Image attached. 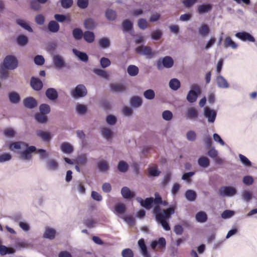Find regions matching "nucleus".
Here are the masks:
<instances>
[{"label": "nucleus", "mask_w": 257, "mask_h": 257, "mask_svg": "<svg viewBox=\"0 0 257 257\" xmlns=\"http://www.w3.org/2000/svg\"><path fill=\"white\" fill-rule=\"evenodd\" d=\"M9 148L12 151L19 152L20 158L25 161L31 160V154L36 151L35 147H28V144L22 142H12L9 144Z\"/></svg>", "instance_id": "f257e3e1"}, {"label": "nucleus", "mask_w": 257, "mask_h": 257, "mask_svg": "<svg viewBox=\"0 0 257 257\" xmlns=\"http://www.w3.org/2000/svg\"><path fill=\"white\" fill-rule=\"evenodd\" d=\"M155 198H147L144 200L141 197H137V201L140 203L141 205L147 209H150L152 207H153V213L156 214V209L158 211L159 213H163L160 208V205L167 206L168 203L166 201H162L161 197L158 193L155 194Z\"/></svg>", "instance_id": "f03ea898"}, {"label": "nucleus", "mask_w": 257, "mask_h": 257, "mask_svg": "<svg viewBox=\"0 0 257 257\" xmlns=\"http://www.w3.org/2000/svg\"><path fill=\"white\" fill-rule=\"evenodd\" d=\"M174 212L175 209L174 207H169L166 210H163V213H159L158 211L156 209V214H155L156 220L161 224L163 228L166 231L169 230L170 227L166 219H169Z\"/></svg>", "instance_id": "7ed1b4c3"}, {"label": "nucleus", "mask_w": 257, "mask_h": 257, "mask_svg": "<svg viewBox=\"0 0 257 257\" xmlns=\"http://www.w3.org/2000/svg\"><path fill=\"white\" fill-rule=\"evenodd\" d=\"M174 61L173 58L170 56H165L160 58L157 62V67L159 70H162L164 68H171L174 65Z\"/></svg>", "instance_id": "20e7f679"}, {"label": "nucleus", "mask_w": 257, "mask_h": 257, "mask_svg": "<svg viewBox=\"0 0 257 257\" xmlns=\"http://www.w3.org/2000/svg\"><path fill=\"white\" fill-rule=\"evenodd\" d=\"M190 90L187 95V100L190 103H193L197 100L198 95L201 93L200 87L197 84L191 86Z\"/></svg>", "instance_id": "39448f33"}, {"label": "nucleus", "mask_w": 257, "mask_h": 257, "mask_svg": "<svg viewBox=\"0 0 257 257\" xmlns=\"http://www.w3.org/2000/svg\"><path fill=\"white\" fill-rule=\"evenodd\" d=\"M18 64V60L14 56L8 55L5 57L4 60V66L7 69H15L17 67Z\"/></svg>", "instance_id": "423d86ee"}, {"label": "nucleus", "mask_w": 257, "mask_h": 257, "mask_svg": "<svg viewBox=\"0 0 257 257\" xmlns=\"http://www.w3.org/2000/svg\"><path fill=\"white\" fill-rule=\"evenodd\" d=\"M219 195L222 197H232L237 193L236 189L232 186H222L219 189Z\"/></svg>", "instance_id": "0eeeda50"}, {"label": "nucleus", "mask_w": 257, "mask_h": 257, "mask_svg": "<svg viewBox=\"0 0 257 257\" xmlns=\"http://www.w3.org/2000/svg\"><path fill=\"white\" fill-rule=\"evenodd\" d=\"M136 51L138 53L145 56L148 58H152L155 55V52L147 46H139L136 48Z\"/></svg>", "instance_id": "6e6552de"}, {"label": "nucleus", "mask_w": 257, "mask_h": 257, "mask_svg": "<svg viewBox=\"0 0 257 257\" xmlns=\"http://www.w3.org/2000/svg\"><path fill=\"white\" fill-rule=\"evenodd\" d=\"M204 116L207 119V121L209 123H213L215 120L217 115L216 112L208 107L204 108Z\"/></svg>", "instance_id": "1a4fd4ad"}, {"label": "nucleus", "mask_w": 257, "mask_h": 257, "mask_svg": "<svg viewBox=\"0 0 257 257\" xmlns=\"http://www.w3.org/2000/svg\"><path fill=\"white\" fill-rule=\"evenodd\" d=\"M87 94V90L84 85L80 84L77 85L75 89L71 91V95L74 98L81 97Z\"/></svg>", "instance_id": "9d476101"}, {"label": "nucleus", "mask_w": 257, "mask_h": 257, "mask_svg": "<svg viewBox=\"0 0 257 257\" xmlns=\"http://www.w3.org/2000/svg\"><path fill=\"white\" fill-rule=\"evenodd\" d=\"M36 133L38 137L45 142H50L53 137V135L51 133L47 131H44L42 130H37Z\"/></svg>", "instance_id": "9b49d317"}, {"label": "nucleus", "mask_w": 257, "mask_h": 257, "mask_svg": "<svg viewBox=\"0 0 257 257\" xmlns=\"http://www.w3.org/2000/svg\"><path fill=\"white\" fill-rule=\"evenodd\" d=\"M235 37L242 41L254 42L255 39L249 33L246 32H238L235 34Z\"/></svg>", "instance_id": "f8f14e48"}, {"label": "nucleus", "mask_w": 257, "mask_h": 257, "mask_svg": "<svg viewBox=\"0 0 257 257\" xmlns=\"http://www.w3.org/2000/svg\"><path fill=\"white\" fill-rule=\"evenodd\" d=\"M126 210L125 204L122 203H118L115 204L113 212L117 216L122 217Z\"/></svg>", "instance_id": "ddd939ff"}, {"label": "nucleus", "mask_w": 257, "mask_h": 257, "mask_svg": "<svg viewBox=\"0 0 257 257\" xmlns=\"http://www.w3.org/2000/svg\"><path fill=\"white\" fill-rule=\"evenodd\" d=\"M101 133L103 137L107 141H111L113 138V132L110 128L106 126L101 128Z\"/></svg>", "instance_id": "4468645a"}, {"label": "nucleus", "mask_w": 257, "mask_h": 257, "mask_svg": "<svg viewBox=\"0 0 257 257\" xmlns=\"http://www.w3.org/2000/svg\"><path fill=\"white\" fill-rule=\"evenodd\" d=\"M54 65L57 68H62L65 66V62L62 56L59 55H55L53 57Z\"/></svg>", "instance_id": "2eb2a0df"}, {"label": "nucleus", "mask_w": 257, "mask_h": 257, "mask_svg": "<svg viewBox=\"0 0 257 257\" xmlns=\"http://www.w3.org/2000/svg\"><path fill=\"white\" fill-rule=\"evenodd\" d=\"M97 168L99 171L102 173H106L109 169L108 162L104 160H101L97 162Z\"/></svg>", "instance_id": "dca6fc26"}, {"label": "nucleus", "mask_w": 257, "mask_h": 257, "mask_svg": "<svg viewBox=\"0 0 257 257\" xmlns=\"http://www.w3.org/2000/svg\"><path fill=\"white\" fill-rule=\"evenodd\" d=\"M223 46L225 48L230 47L233 49H236L238 47L237 44L234 42L229 36H226L224 38Z\"/></svg>", "instance_id": "f3484780"}, {"label": "nucleus", "mask_w": 257, "mask_h": 257, "mask_svg": "<svg viewBox=\"0 0 257 257\" xmlns=\"http://www.w3.org/2000/svg\"><path fill=\"white\" fill-rule=\"evenodd\" d=\"M121 194L122 196L125 199H131L135 196V192L131 191L130 188L127 187L122 188Z\"/></svg>", "instance_id": "a211bd4d"}, {"label": "nucleus", "mask_w": 257, "mask_h": 257, "mask_svg": "<svg viewBox=\"0 0 257 257\" xmlns=\"http://www.w3.org/2000/svg\"><path fill=\"white\" fill-rule=\"evenodd\" d=\"M31 85L34 90L38 91L42 89L43 83L39 79L33 77L31 80Z\"/></svg>", "instance_id": "6ab92c4d"}, {"label": "nucleus", "mask_w": 257, "mask_h": 257, "mask_svg": "<svg viewBox=\"0 0 257 257\" xmlns=\"http://www.w3.org/2000/svg\"><path fill=\"white\" fill-rule=\"evenodd\" d=\"M8 97L11 103L13 104H18L21 99L19 93L15 91L10 92L8 94Z\"/></svg>", "instance_id": "aec40b11"}, {"label": "nucleus", "mask_w": 257, "mask_h": 257, "mask_svg": "<svg viewBox=\"0 0 257 257\" xmlns=\"http://www.w3.org/2000/svg\"><path fill=\"white\" fill-rule=\"evenodd\" d=\"M2 241L0 239V254L4 255L7 254H13L15 252V249L12 247H8L2 244Z\"/></svg>", "instance_id": "412c9836"}, {"label": "nucleus", "mask_w": 257, "mask_h": 257, "mask_svg": "<svg viewBox=\"0 0 257 257\" xmlns=\"http://www.w3.org/2000/svg\"><path fill=\"white\" fill-rule=\"evenodd\" d=\"M46 95L51 100H55L58 96L57 90L53 88H48L46 91Z\"/></svg>", "instance_id": "4be33fe9"}, {"label": "nucleus", "mask_w": 257, "mask_h": 257, "mask_svg": "<svg viewBox=\"0 0 257 257\" xmlns=\"http://www.w3.org/2000/svg\"><path fill=\"white\" fill-rule=\"evenodd\" d=\"M60 149L63 153L67 154H71L73 151V147L67 142L63 143L60 146Z\"/></svg>", "instance_id": "5701e85b"}, {"label": "nucleus", "mask_w": 257, "mask_h": 257, "mask_svg": "<svg viewBox=\"0 0 257 257\" xmlns=\"http://www.w3.org/2000/svg\"><path fill=\"white\" fill-rule=\"evenodd\" d=\"M186 117L188 119H194L198 117V111L194 107L188 108L186 112Z\"/></svg>", "instance_id": "b1692460"}, {"label": "nucleus", "mask_w": 257, "mask_h": 257, "mask_svg": "<svg viewBox=\"0 0 257 257\" xmlns=\"http://www.w3.org/2000/svg\"><path fill=\"white\" fill-rule=\"evenodd\" d=\"M216 82L218 86L221 88H227L229 85L227 80L222 76L219 75L216 78Z\"/></svg>", "instance_id": "393cba45"}, {"label": "nucleus", "mask_w": 257, "mask_h": 257, "mask_svg": "<svg viewBox=\"0 0 257 257\" xmlns=\"http://www.w3.org/2000/svg\"><path fill=\"white\" fill-rule=\"evenodd\" d=\"M24 104L25 107L29 108H33L37 106V102L35 99L29 97L24 99Z\"/></svg>", "instance_id": "a878e982"}, {"label": "nucleus", "mask_w": 257, "mask_h": 257, "mask_svg": "<svg viewBox=\"0 0 257 257\" xmlns=\"http://www.w3.org/2000/svg\"><path fill=\"white\" fill-rule=\"evenodd\" d=\"M59 165L56 160L50 159L47 162L46 168L50 171H55L58 169Z\"/></svg>", "instance_id": "bb28decb"}, {"label": "nucleus", "mask_w": 257, "mask_h": 257, "mask_svg": "<svg viewBox=\"0 0 257 257\" xmlns=\"http://www.w3.org/2000/svg\"><path fill=\"white\" fill-rule=\"evenodd\" d=\"M138 245L141 249L142 254L144 257H151L147 251V247L143 239H141L138 241Z\"/></svg>", "instance_id": "cd10ccee"}, {"label": "nucleus", "mask_w": 257, "mask_h": 257, "mask_svg": "<svg viewBox=\"0 0 257 257\" xmlns=\"http://www.w3.org/2000/svg\"><path fill=\"white\" fill-rule=\"evenodd\" d=\"M56 230L54 229L47 227L45 229V231L44 233V237L50 239H53L54 238Z\"/></svg>", "instance_id": "c85d7f7f"}, {"label": "nucleus", "mask_w": 257, "mask_h": 257, "mask_svg": "<svg viewBox=\"0 0 257 257\" xmlns=\"http://www.w3.org/2000/svg\"><path fill=\"white\" fill-rule=\"evenodd\" d=\"M212 9V5L210 4H203L198 6V12L200 14H203L209 12Z\"/></svg>", "instance_id": "c756f323"}, {"label": "nucleus", "mask_w": 257, "mask_h": 257, "mask_svg": "<svg viewBox=\"0 0 257 257\" xmlns=\"http://www.w3.org/2000/svg\"><path fill=\"white\" fill-rule=\"evenodd\" d=\"M180 81L177 78H173L169 82V86L173 90H178L180 87Z\"/></svg>", "instance_id": "7c9ffc66"}, {"label": "nucleus", "mask_w": 257, "mask_h": 257, "mask_svg": "<svg viewBox=\"0 0 257 257\" xmlns=\"http://www.w3.org/2000/svg\"><path fill=\"white\" fill-rule=\"evenodd\" d=\"M73 52L82 61L86 62L88 60V56L85 53L80 52L76 49H73Z\"/></svg>", "instance_id": "2f4dec72"}, {"label": "nucleus", "mask_w": 257, "mask_h": 257, "mask_svg": "<svg viewBox=\"0 0 257 257\" xmlns=\"http://www.w3.org/2000/svg\"><path fill=\"white\" fill-rule=\"evenodd\" d=\"M199 34L202 37H205L210 32L209 27L206 24H202L198 29Z\"/></svg>", "instance_id": "473e14b6"}, {"label": "nucleus", "mask_w": 257, "mask_h": 257, "mask_svg": "<svg viewBox=\"0 0 257 257\" xmlns=\"http://www.w3.org/2000/svg\"><path fill=\"white\" fill-rule=\"evenodd\" d=\"M48 29L52 33H56L59 30V25L54 21H52L49 22L48 25Z\"/></svg>", "instance_id": "72a5a7b5"}, {"label": "nucleus", "mask_w": 257, "mask_h": 257, "mask_svg": "<svg viewBox=\"0 0 257 257\" xmlns=\"http://www.w3.org/2000/svg\"><path fill=\"white\" fill-rule=\"evenodd\" d=\"M87 110V107L86 105L77 103L76 105V111L79 115H84Z\"/></svg>", "instance_id": "f704fd0d"}, {"label": "nucleus", "mask_w": 257, "mask_h": 257, "mask_svg": "<svg viewBox=\"0 0 257 257\" xmlns=\"http://www.w3.org/2000/svg\"><path fill=\"white\" fill-rule=\"evenodd\" d=\"M17 23L26 30L30 32H33V29L26 21L22 19H18L17 21Z\"/></svg>", "instance_id": "c9c22d12"}, {"label": "nucleus", "mask_w": 257, "mask_h": 257, "mask_svg": "<svg viewBox=\"0 0 257 257\" xmlns=\"http://www.w3.org/2000/svg\"><path fill=\"white\" fill-rule=\"evenodd\" d=\"M110 88L112 91L116 92H122L125 89V86L123 84L119 83L112 84Z\"/></svg>", "instance_id": "e433bc0d"}, {"label": "nucleus", "mask_w": 257, "mask_h": 257, "mask_svg": "<svg viewBox=\"0 0 257 257\" xmlns=\"http://www.w3.org/2000/svg\"><path fill=\"white\" fill-rule=\"evenodd\" d=\"M198 165L204 168H207L209 166V160L206 157H201L198 160Z\"/></svg>", "instance_id": "4c0bfd02"}, {"label": "nucleus", "mask_w": 257, "mask_h": 257, "mask_svg": "<svg viewBox=\"0 0 257 257\" xmlns=\"http://www.w3.org/2000/svg\"><path fill=\"white\" fill-rule=\"evenodd\" d=\"M130 103L133 107H139L142 103V99L138 96L133 97L130 100Z\"/></svg>", "instance_id": "58836bf2"}, {"label": "nucleus", "mask_w": 257, "mask_h": 257, "mask_svg": "<svg viewBox=\"0 0 257 257\" xmlns=\"http://www.w3.org/2000/svg\"><path fill=\"white\" fill-rule=\"evenodd\" d=\"M105 16L108 20L112 21L115 20L116 13L115 11L108 9L105 12Z\"/></svg>", "instance_id": "ea45409f"}, {"label": "nucleus", "mask_w": 257, "mask_h": 257, "mask_svg": "<svg viewBox=\"0 0 257 257\" xmlns=\"http://www.w3.org/2000/svg\"><path fill=\"white\" fill-rule=\"evenodd\" d=\"M83 37L85 40L88 43H92L94 40V34L93 32L86 31L83 34Z\"/></svg>", "instance_id": "a19ab883"}, {"label": "nucleus", "mask_w": 257, "mask_h": 257, "mask_svg": "<svg viewBox=\"0 0 257 257\" xmlns=\"http://www.w3.org/2000/svg\"><path fill=\"white\" fill-rule=\"evenodd\" d=\"M72 35L73 38L76 40H79L81 39L83 35L82 31L79 28H75L72 31Z\"/></svg>", "instance_id": "79ce46f5"}, {"label": "nucleus", "mask_w": 257, "mask_h": 257, "mask_svg": "<svg viewBox=\"0 0 257 257\" xmlns=\"http://www.w3.org/2000/svg\"><path fill=\"white\" fill-rule=\"evenodd\" d=\"M207 216L205 212L200 211L196 215V219L200 222H204L206 221Z\"/></svg>", "instance_id": "37998d69"}, {"label": "nucleus", "mask_w": 257, "mask_h": 257, "mask_svg": "<svg viewBox=\"0 0 257 257\" xmlns=\"http://www.w3.org/2000/svg\"><path fill=\"white\" fill-rule=\"evenodd\" d=\"M127 71L130 76H135L138 74L139 69L135 65H130L127 67Z\"/></svg>", "instance_id": "c03bdc74"}, {"label": "nucleus", "mask_w": 257, "mask_h": 257, "mask_svg": "<svg viewBox=\"0 0 257 257\" xmlns=\"http://www.w3.org/2000/svg\"><path fill=\"white\" fill-rule=\"evenodd\" d=\"M122 27L124 31L129 32L132 29L133 23L130 20H125L123 22Z\"/></svg>", "instance_id": "a18cd8bd"}, {"label": "nucleus", "mask_w": 257, "mask_h": 257, "mask_svg": "<svg viewBox=\"0 0 257 257\" xmlns=\"http://www.w3.org/2000/svg\"><path fill=\"white\" fill-rule=\"evenodd\" d=\"M93 72L100 77H101L106 79H108L109 75L107 73V72L104 70L100 69H95L93 70Z\"/></svg>", "instance_id": "49530a36"}, {"label": "nucleus", "mask_w": 257, "mask_h": 257, "mask_svg": "<svg viewBox=\"0 0 257 257\" xmlns=\"http://www.w3.org/2000/svg\"><path fill=\"white\" fill-rule=\"evenodd\" d=\"M144 97L149 100H152L155 98V93L153 89H148L144 92Z\"/></svg>", "instance_id": "de8ad7c7"}, {"label": "nucleus", "mask_w": 257, "mask_h": 257, "mask_svg": "<svg viewBox=\"0 0 257 257\" xmlns=\"http://www.w3.org/2000/svg\"><path fill=\"white\" fill-rule=\"evenodd\" d=\"M128 168V164L125 162L121 161L118 163L117 169L119 172L124 173L127 171Z\"/></svg>", "instance_id": "09e8293b"}, {"label": "nucleus", "mask_w": 257, "mask_h": 257, "mask_svg": "<svg viewBox=\"0 0 257 257\" xmlns=\"http://www.w3.org/2000/svg\"><path fill=\"white\" fill-rule=\"evenodd\" d=\"M242 199L246 202L249 201L252 197V192L248 190H244L241 193Z\"/></svg>", "instance_id": "8fccbe9b"}, {"label": "nucleus", "mask_w": 257, "mask_h": 257, "mask_svg": "<svg viewBox=\"0 0 257 257\" xmlns=\"http://www.w3.org/2000/svg\"><path fill=\"white\" fill-rule=\"evenodd\" d=\"M35 119L40 123H46L47 121V117L43 113H37L35 115Z\"/></svg>", "instance_id": "3c124183"}, {"label": "nucleus", "mask_w": 257, "mask_h": 257, "mask_svg": "<svg viewBox=\"0 0 257 257\" xmlns=\"http://www.w3.org/2000/svg\"><path fill=\"white\" fill-rule=\"evenodd\" d=\"M39 110L41 112V113L47 114H48L50 112V106L47 104H42L40 107H39Z\"/></svg>", "instance_id": "603ef678"}, {"label": "nucleus", "mask_w": 257, "mask_h": 257, "mask_svg": "<svg viewBox=\"0 0 257 257\" xmlns=\"http://www.w3.org/2000/svg\"><path fill=\"white\" fill-rule=\"evenodd\" d=\"M241 163L245 166L250 167L251 166V162L244 156L241 154L238 155Z\"/></svg>", "instance_id": "864d4df0"}, {"label": "nucleus", "mask_w": 257, "mask_h": 257, "mask_svg": "<svg viewBox=\"0 0 257 257\" xmlns=\"http://www.w3.org/2000/svg\"><path fill=\"white\" fill-rule=\"evenodd\" d=\"M185 196L186 199L189 201H194L196 198V193L195 191L189 190L186 191Z\"/></svg>", "instance_id": "5fc2aeb1"}, {"label": "nucleus", "mask_w": 257, "mask_h": 257, "mask_svg": "<svg viewBox=\"0 0 257 257\" xmlns=\"http://www.w3.org/2000/svg\"><path fill=\"white\" fill-rule=\"evenodd\" d=\"M74 189L78 191L80 194H84L85 192V187L80 182H78L75 184Z\"/></svg>", "instance_id": "6e6d98bb"}, {"label": "nucleus", "mask_w": 257, "mask_h": 257, "mask_svg": "<svg viewBox=\"0 0 257 257\" xmlns=\"http://www.w3.org/2000/svg\"><path fill=\"white\" fill-rule=\"evenodd\" d=\"M162 117L166 121H170L173 118V113L170 110H165L162 112Z\"/></svg>", "instance_id": "4d7b16f0"}, {"label": "nucleus", "mask_w": 257, "mask_h": 257, "mask_svg": "<svg viewBox=\"0 0 257 257\" xmlns=\"http://www.w3.org/2000/svg\"><path fill=\"white\" fill-rule=\"evenodd\" d=\"M100 63L101 66L103 68H105L110 65L111 62L109 59L105 57H102L100 60Z\"/></svg>", "instance_id": "13d9d810"}, {"label": "nucleus", "mask_w": 257, "mask_h": 257, "mask_svg": "<svg viewBox=\"0 0 257 257\" xmlns=\"http://www.w3.org/2000/svg\"><path fill=\"white\" fill-rule=\"evenodd\" d=\"M106 121L108 124L113 125L116 123V118L114 115H108L106 117Z\"/></svg>", "instance_id": "bf43d9fd"}, {"label": "nucleus", "mask_w": 257, "mask_h": 257, "mask_svg": "<svg viewBox=\"0 0 257 257\" xmlns=\"http://www.w3.org/2000/svg\"><path fill=\"white\" fill-rule=\"evenodd\" d=\"M35 22L39 25H42L45 22V17L42 14H38L35 16Z\"/></svg>", "instance_id": "052dcab7"}, {"label": "nucleus", "mask_w": 257, "mask_h": 257, "mask_svg": "<svg viewBox=\"0 0 257 257\" xmlns=\"http://www.w3.org/2000/svg\"><path fill=\"white\" fill-rule=\"evenodd\" d=\"M138 25L141 29L145 30L148 27V22L145 19H140L138 21Z\"/></svg>", "instance_id": "680f3d73"}, {"label": "nucleus", "mask_w": 257, "mask_h": 257, "mask_svg": "<svg viewBox=\"0 0 257 257\" xmlns=\"http://www.w3.org/2000/svg\"><path fill=\"white\" fill-rule=\"evenodd\" d=\"M186 138L189 141H194L196 139V134L194 131H189L186 134Z\"/></svg>", "instance_id": "e2e57ef3"}, {"label": "nucleus", "mask_w": 257, "mask_h": 257, "mask_svg": "<svg viewBox=\"0 0 257 257\" xmlns=\"http://www.w3.org/2000/svg\"><path fill=\"white\" fill-rule=\"evenodd\" d=\"M18 43L21 46H24L28 43V38L24 35H20L17 38Z\"/></svg>", "instance_id": "0e129e2a"}, {"label": "nucleus", "mask_w": 257, "mask_h": 257, "mask_svg": "<svg viewBox=\"0 0 257 257\" xmlns=\"http://www.w3.org/2000/svg\"><path fill=\"white\" fill-rule=\"evenodd\" d=\"M121 255L122 257H134V252L130 248H125L122 250Z\"/></svg>", "instance_id": "69168bd1"}, {"label": "nucleus", "mask_w": 257, "mask_h": 257, "mask_svg": "<svg viewBox=\"0 0 257 257\" xmlns=\"http://www.w3.org/2000/svg\"><path fill=\"white\" fill-rule=\"evenodd\" d=\"M99 44L101 47L106 48L109 47L110 42L107 38H104L99 40Z\"/></svg>", "instance_id": "338daca9"}, {"label": "nucleus", "mask_w": 257, "mask_h": 257, "mask_svg": "<svg viewBox=\"0 0 257 257\" xmlns=\"http://www.w3.org/2000/svg\"><path fill=\"white\" fill-rule=\"evenodd\" d=\"M85 27L87 29H92L95 27L94 22L93 20L88 19L84 22Z\"/></svg>", "instance_id": "774afa93"}]
</instances>
